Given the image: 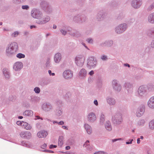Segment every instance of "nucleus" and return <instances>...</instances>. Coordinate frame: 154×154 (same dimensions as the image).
<instances>
[{
    "instance_id": "nucleus-1",
    "label": "nucleus",
    "mask_w": 154,
    "mask_h": 154,
    "mask_svg": "<svg viewBox=\"0 0 154 154\" xmlns=\"http://www.w3.org/2000/svg\"><path fill=\"white\" fill-rule=\"evenodd\" d=\"M85 60V57L83 56L79 55L75 58V63L78 66L81 67L84 65Z\"/></svg>"
},
{
    "instance_id": "nucleus-2",
    "label": "nucleus",
    "mask_w": 154,
    "mask_h": 154,
    "mask_svg": "<svg viewBox=\"0 0 154 154\" xmlns=\"http://www.w3.org/2000/svg\"><path fill=\"white\" fill-rule=\"evenodd\" d=\"M63 75L66 79H69L72 78L73 74L71 71L68 70L65 71L63 73Z\"/></svg>"
},
{
    "instance_id": "nucleus-3",
    "label": "nucleus",
    "mask_w": 154,
    "mask_h": 154,
    "mask_svg": "<svg viewBox=\"0 0 154 154\" xmlns=\"http://www.w3.org/2000/svg\"><path fill=\"white\" fill-rule=\"evenodd\" d=\"M126 29V24H124L121 25L120 26L117 27L116 29V31L117 33H120L125 31Z\"/></svg>"
},
{
    "instance_id": "nucleus-4",
    "label": "nucleus",
    "mask_w": 154,
    "mask_h": 154,
    "mask_svg": "<svg viewBox=\"0 0 154 154\" xmlns=\"http://www.w3.org/2000/svg\"><path fill=\"white\" fill-rule=\"evenodd\" d=\"M141 4L142 2L140 0H134L132 5L134 8H137L140 7Z\"/></svg>"
},
{
    "instance_id": "nucleus-5",
    "label": "nucleus",
    "mask_w": 154,
    "mask_h": 154,
    "mask_svg": "<svg viewBox=\"0 0 154 154\" xmlns=\"http://www.w3.org/2000/svg\"><path fill=\"white\" fill-rule=\"evenodd\" d=\"M88 118L89 121L92 122L96 120V117L94 114L91 112L88 114Z\"/></svg>"
},
{
    "instance_id": "nucleus-6",
    "label": "nucleus",
    "mask_w": 154,
    "mask_h": 154,
    "mask_svg": "<svg viewBox=\"0 0 154 154\" xmlns=\"http://www.w3.org/2000/svg\"><path fill=\"white\" fill-rule=\"evenodd\" d=\"M47 135V132L45 131H40L38 132L37 134V136L39 138L45 137Z\"/></svg>"
},
{
    "instance_id": "nucleus-7",
    "label": "nucleus",
    "mask_w": 154,
    "mask_h": 154,
    "mask_svg": "<svg viewBox=\"0 0 154 154\" xmlns=\"http://www.w3.org/2000/svg\"><path fill=\"white\" fill-rule=\"evenodd\" d=\"M22 67V64L21 62H17L15 64L14 66V69L16 70L20 69Z\"/></svg>"
},
{
    "instance_id": "nucleus-8",
    "label": "nucleus",
    "mask_w": 154,
    "mask_h": 154,
    "mask_svg": "<svg viewBox=\"0 0 154 154\" xmlns=\"http://www.w3.org/2000/svg\"><path fill=\"white\" fill-rule=\"evenodd\" d=\"M148 105L150 108H154V97H151L148 102Z\"/></svg>"
},
{
    "instance_id": "nucleus-9",
    "label": "nucleus",
    "mask_w": 154,
    "mask_h": 154,
    "mask_svg": "<svg viewBox=\"0 0 154 154\" xmlns=\"http://www.w3.org/2000/svg\"><path fill=\"white\" fill-rule=\"evenodd\" d=\"M52 108L51 106L47 103L44 104L42 106V109L45 111H49Z\"/></svg>"
},
{
    "instance_id": "nucleus-10",
    "label": "nucleus",
    "mask_w": 154,
    "mask_h": 154,
    "mask_svg": "<svg viewBox=\"0 0 154 154\" xmlns=\"http://www.w3.org/2000/svg\"><path fill=\"white\" fill-rule=\"evenodd\" d=\"M113 86L114 88L118 91H119L121 89V87L119 85H118L116 83V81H113L112 82Z\"/></svg>"
},
{
    "instance_id": "nucleus-11",
    "label": "nucleus",
    "mask_w": 154,
    "mask_h": 154,
    "mask_svg": "<svg viewBox=\"0 0 154 154\" xmlns=\"http://www.w3.org/2000/svg\"><path fill=\"white\" fill-rule=\"evenodd\" d=\"M9 46L14 51H16L18 47V45L17 43L13 42L11 43Z\"/></svg>"
},
{
    "instance_id": "nucleus-12",
    "label": "nucleus",
    "mask_w": 154,
    "mask_h": 154,
    "mask_svg": "<svg viewBox=\"0 0 154 154\" xmlns=\"http://www.w3.org/2000/svg\"><path fill=\"white\" fill-rule=\"evenodd\" d=\"M61 58V54L59 53L56 54L54 57V60L56 63L59 62Z\"/></svg>"
},
{
    "instance_id": "nucleus-13",
    "label": "nucleus",
    "mask_w": 154,
    "mask_h": 154,
    "mask_svg": "<svg viewBox=\"0 0 154 154\" xmlns=\"http://www.w3.org/2000/svg\"><path fill=\"white\" fill-rule=\"evenodd\" d=\"M93 60L94 59L92 57H91L88 59V64L90 66L94 67V65H93Z\"/></svg>"
},
{
    "instance_id": "nucleus-14",
    "label": "nucleus",
    "mask_w": 154,
    "mask_h": 154,
    "mask_svg": "<svg viewBox=\"0 0 154 154\" xmlns=\"http://www.w3.org/2000/svg\"><path fill=\"white\" fill-rule=\"evenodd\" d=\"M139 94L140 95H142L145 92V90L143 86H140L138 90Z\"/></svg>"
},
{
    "instance_id": "nucleus-15",
    "label": "nucleus",
    "mask_w": 154,
    "mask_h": 154,
    "mask_svg": "<svg viewBox=\"0 0 154 154\" xmlns=\"http://www.w3.org/2000/svg\"><path fill=\"white\" fill-rule=\"evenodd\" d=\"M23 115L27 116H31L33 115V112L31 110H27L23 113Z\"/></svg>"
},
{
    "instance_id": "nucleus-16",
    "label": "nucleus",
    "mask_w": 154,
    "mask_h": 154,
    "mask_svg": "<svg viewBox=\"0 0 154 154\" xmlns=\"http://www.w3.org/2000/svg\"><path fill=\"white\" fill-rule=\"evenodd\" d=\"M105 126L106 129L108 131H110L112 129L111 126L110 125V123L109 121H107L105 124Z\"/></svg>"
},
{
    "instance_id": "nucleus-17",
    "label": "nucleus",
    "mask_w": 154,
    "mask_h": 154,
    "mask_svg": "<svg viewBox=\"0 0 154 154\" xmlns=\"http://www.w3.org/2000/svg\"><path fill=\"white\" fill-rule=\"evenodd\" d=\"M149 21L151 23H154V13L150 14L148 17Z\"/></svg>"
},
{
    "instance_id": "nucleus-18",
    "label": "nucleus",
    "mask_w": 154,
    "mask_h": 154,
    "mask_svg": "<svg viewBox=\"0 0 154 154\" xmlns=\"http://www.w3.org/2000/svg\"><path fill=\"white\" fill-rule=\"evenodd\" d=\"M85 127L88 133L89 134H91L92 132V131L90 126L88 124H85Z\"/></svg>"
},
{
    "instance_id": "nucleus-19",
    "label": "nucleus",
    "mask_w": 154,
    "mask_h": 154,
    "mask_svg": "<svg viewBox=\"0 0 154 154\" xmlns=\"http://www.w3.org/2000/svg\"><path fill=\"white\" fill-rule=\"evenodd\" d=\"M144 111V108L143 107L140 110V112H137L136 113V115L137 116L140 117L142 115H143V112Z\"/></svg>"
},
{
    "instance_id": "nucleus-20",
    "label": "nucleus",
    "mask_w": 154,
    "mask_h": 154,
    "mask_svg": "<svg viewBox=\"0 0 154 154\" xmlns=\"http://www.w3.org/2000/svg\"><path fill=\"white\" fill-rule=\"evenodd\" d=\"M6 51L9 54H11L14 53V52H16V51H14L9 46L8 48L6 49Z\"/></svg>"
},
{
    "instance_id": "nucleus-21",
    "label": "nucleus",
    "mask_w": 154,
    "mask_h": 154,
    "mask_svg": "<svg viewBox=\"0 0 154 154\" xmlns=\"http://www.w3.org/2000/svg\"><path fill=\"white\" fill-rule=\"evenodd\" d=\"M107 102L110 105H114L115 103V100L112 98H109L107 100Z\"/></svg>"
},
{
    "instance_id": "nucleus-22",
    "label": "nucleus",
    "mask_w": 154,
    "mask_h": 154,
    "mask_svg": "<svg viewBox=\"0 0 154 154\" xmlns=\"http://www.w3.org/2000/svg\"><path fill=\"white\" fill-rule=\"evenodd\" d=\"M86 70L84 69H82L79 72V74L82 76H84L86 75Z\"/></svg>"
},
{
    "instance_id": "nucleus-23",
    "label": "nucleus",
    "mask_w": 154,
    "mask_h": 154,
    "mask_svg": "<svg viewBox=\"0 0 154 154\" xmlns=\"http://www.w3.org/2000/svg\"><path fill=\"white\" fill-rule=\"evenodd\" d=\"M24 126L26 129L27 130H30L32 128L31 126L26 122L24 123Z\"/></svg>"
},
{
    "instance_id": "nucleus-24",
    "label": "nucleus",
    "mask_w": 154,
    "mask_h": 154,
    "mask_svg": "<svg viewBox=\"0 0 154 154\" xmlns=\"http://www.w3.org/2000/svg\"><path fill=\"white\" fill-rule=\"evenodd\" d=\"M31 137V134L30 132H26L24 137L26 138L27 139H29Z\"/></svg>"
},
{
    "instance_id": "nucleus-25",
    "label": "nucleus",
    "mask_w": 154,
    "mask_h": 154,
    "mask_svg": "<svg viewBox=\"0 0 154 154\" xmlns=\"http://www.w3.org/2000/svg\"><path fill=\"white\" fill-rule=\"evenodd\" d=\"M3 73L6 78H8L9 76V74L6 69H4L3 71Z\"/></svg>"
},
{
    "instance_id": "nucleus-26",
    "label": "nucleus",
    "mask_w": 154,
    "mask_h": 154,
    "mask_svg": "<svg viewBox=\"0 0 154 154\" xmlns=\"http://www.w3.org/2000/svg\"><path fill=\"white\" fill-rule=\"evenodd\" d=\"M25 55L21 53H19L17 55V57L19 58H24L25 57Z\"/></svg>"
},
{
    "instance_id": "nucleus-27",
    "label": "nucleus",
    "mask_w": 154,
    "mask_h": 154,
    "mask_svg": "<svg viewBox=\"0 0 154 154\" xmlns=\"http://www.w3.org/2000/svg\"><path fill=\"white\" fill-rule=\"evenodd\" d=\"M50 20V18L49 17H47L46 18H45V20H44L43 21H42L41 23H46L48 21Z\"/></svg>"
},
{
    "instance_id": "nucleus-28",
    "label": "nucleus",
    "mask_w": 154,
    "mask_h": 154,
    "mask_svg": "<svg viewBox=\"0 0 154 154\" xmlns=\"http://www.w3.org/2000/svg\"><path fill=\"white\" fill-rule=\"evenodd\" d=\"M34 91L36 93H39L40 91V89L37 87H36L34 89Z\"/></svg>"
},
{
    "instance_id": "nucleus-29",
    "label": "nucleus",
    "mask_w": 154,
    "mask_h": 154,
    "mask_svg": "<svg viewBox=\"0 0 154 154\" xmlns=\"http://www.w3.org/2000/svg\"><path fill=\"white\" fill-rule=\"evenodd\" d=\"M25 122L23 121H18L17 122V124L18 125L24 126V123Z\"/></svg>"
},
{
    "instance_id": "nucleus-30",
    "label": "nucleus",
    "mask_w": 154,
    "mask_h": 154,
    "mask_svg": "<svg viewBox=\"0 0 154 154\" xmlns=\"http://www.w3.org/2000/svg\"><path fill=\"white\" fill-rule=\"evenodd\" d=\"M19 34V32L17 31L14 32L12 34V36L13 37H15L17 36Z\"/></svg>"
},
{
    "instance_id": "nucleus-31",
    "label": "nucleus",
    "mask_w": 154,
    "mask_h": 154,
    "mask_svg": "<svg viewBox=\"0 0 154 154\" xmlns=\"http://www.w3.org/2000/svg\"><path fill=\"white\" fill-rule=\"evenodd\" d=\"M104 120V115L103 114H101L100 118V122L103 123Z\"/></svg>"
},
{
    "instance_id": "nucleus-32",
    "label": "nucleus",
    "mask_w": 154,
    "mask_h": 154,
    "mask_svg": "<svg viewBox=\"0 0 154 154\" xmlns=\"http://www.w3.org/2000/svg\"><path fill=\"white\" fill-rule=\"evenodd\" d=\"M87 41L89 43H92L93 42V40L91 38H89L87 40Z\"/></svg>"
},
{
    "instance_id": "nucleus-33",
    "label": "nucleus",
    "mask_w": 154,
    "mask_h": 154,
    "mask_svg": "<svg viewBox=\"0 0 154 154\" xmlns=\"http://www.w3.org/2000/svg\"><path fill=\"white\" fill-rule=\"evenodd\" d=\"M26 133H25L24 132H21L20 134V135L21 136V137H24Z\"/></svg>"
},
{
    "instance_id": "nucleus-34",
    "label": "nucleus",
    "mask_w": 154,
    "mask_h": 154,
    "mask_svg": "<svg viewBox=\"0 0 154 154\" xmlns=\"http://www.w3.org/2000/svg\"><path fill=\"white\" fill-rule=\"evenodd\" d=\"M122 121V119L121 118V117L120 116L119 119L118 120V121H116V123L118 124H120V122H121Z\"/></svg>"
},
{
    "instance_id": "nucleus-35",
    "label": "nucleus",
    "mask_w": 154,
    "mask_h": 154,
    "mask_svg": "<svg viewBox=\"0 0 154 154\" xmlns=\"http://www.w3.org/2000/svg\"><path fill=\"white\" fill-rule=\"evenodd\" d=\"M22 8L24 9H27L29 8V7L28 5H23L22 6Z\"/></svg>"
},
{
    "instance_id": "nucleus-36",
    "label": "nucleus",
    "mask_w": 154,
    "mask_h": 154,
    "mask_svg": "<svg viewBox=\"0 0 154 154\" xmlns=\"http://www.w3.org/2000/svg\"><path fill=\"white\" fill-rule=\"evenodd\" d=\"M56 147H57V146L55 145H51L50 146L49 148L52 149L53 148H56Z\"/></svg>"
},
{
    "instance_id": "nucleus-37",
    "label": "nucleus",
    "mask_w": 154,
    "mask_h": 154,
    "mask_svg": "<svg viewBox=\"0 0 154 154\" xmlns=\"http://www.w3.org/2000/svg\"><path fill=\"white\" fill-rule=\"evenodd\" d=\"M47 146V144L45 143H44L42 145L41 147L42 149L45 148Z\"/></svg>"
},
{
    "instance_id": "nucleus-38",
    "label": "nucleus",
    "mask_w": 154,
    "mask_h": 154,
    "mask_svg": "<svg viewBox=\"0 0 154 154\" xmlns=\"http://www.w3.org/2000/svg\"><path fill=\"white\" fill-rule=\"evenodd\" d=\"M48 73L50 75H54L55 74L54 73H52L51 71L50 70H48Z\"/></svg>"
},
{
    "instance_id": "nucleus-39",
    "label": "nucleus",
    "mask_w": 154,
    "mask_h": 154,
    "mask_svg": "<svg viewBox=\"0 0 154 154\" xmlns=\"http://www.w3.org/2000/svg\"><path fill=\"white\" fill-rule=\"evenodd\" d=\"M101 59L103 60H105L106 59V56H103L102 57Z\"/></svg>"
},
{
    "instance_id": "nucleus-40",
    "label": "nucleus",
    "mask_w": 154,
    "mask_h": 154,
    "mask_svg": "<svg viewBox=\"0 0 154 154\" xmlns=\"http://www.w3.org/2000/svg\"><path fill=\"white\" fill-rule=\"evenodd\" d=\"M94 73V72L93 71V70H92L89 73V74L90 75H93Z\"/></svg>"
},
{
    "instance_id": "nucleus-41",
    "label": "nucleus",
    "mask_w": 154,
    "mask_h": 154,
    "mask_svg": "<svg viewBox=\"0 0 154 154\" xmlns=\"http://www.w3.org/2000/svg\"><path fill=\"white\" fill-rule=\"evenodd\" d=\"M61 32L63 34V35H65L66 33V31H63L62 30H61Z\"/></svg>"
},
{
    "instance_id": "nucleus-42",
    "label": "nucleus",
    "mask_w": 154,
    "mask_h": 154,
    "mask_svg": "<svg viewBox=\"0 0 154 154\" xmlns=\"http://www.w3.org/2000/svg\"><path fill=\"white\" fill-rule=\"evenodd\" d=\"M154 7V4L152 6H150L149 8V10H150Z\"/></svg>"
},
{
    "instance_id": "nucleus-43",
    "label": "nucleus",
    "mask_w": 154,
    "mask_h": 154,
    "mask_svg": "<svg viewBox=\"0 0 154 154\" xmlns=\"http://www.w3.org/2000/svg\"><path fill=\"white\" fill-rule=\"evenodd\" d=\"M94 103L96 106H97L98 105V102H97V100H95L94 101Z\"/></svg>"
},
{
    "instance_id": "nucleus-44",
    "label": "nucleus",
    "mask_w": 154,
    "mask_h": 154,
    "mask_svg": "<svg viewBox=\"0 0 154 154\" xmlns=\"http://www.w3.org/2000/svg\"><path fill=\"white\" fill-rule=\"evenodd\" d=\"M133 141V140L132 139H131V141L130 142H126V143L127 144H131L132 143V141Z\"/></svg>"
},
{
    "instance_id": "nucleus-45",
    "label": "nucleus",
    "mask_w": 154,
    "mask_h": 154,
    "mask_svg": "<svg viewBox=\"0 0 154 154\" xmlns=\"http://www.w3.org/2000/svg\"><path fill=\"white\" fill-rule=\"evenodd\" d=\"M58 124L60 125H62L63 124L64 122L63 121H60V122H59V123H58Z\"/></svg>"
},
{
    "instance_id": "nucleus-46",
    "label": "nucleus",
    "mask_w": 154,
    "mask_h": 154,
    "mask_svg": "<svg viewBox=\"0 0 154 154\" xmlns=\"http://www.w3.org/2000/svg\"><path fill=\"white\" fill-rule=\"evenodd\" d=\"M121 138L119 139H116L113 140H112V141L113 142L116 141L118 140H121Z\"/></svg>"
},
{
    "instance_id": "nucleus-47",
    "label": "nucleus",
    "mask_w": 154,
    "mask_h": 154,
    "mask_svg": "<svg viewBox=\"0 0 154 154\" xmlns=\"http://www.w3.org/2000/svg\"><path fill=\"white\" fill-rule=\"evenodd\" d=\"M70 146H66V150H69V149H70Z\"/></svg>"
},
{
    "instance_id": "nucleus-48",
    "label": "nucleus",
    "mask_w": 154,
    "mask_h": 154,
    "mask_svg": "<svg viewBox=\"0 0 154 154\" xmlns=\"http://www.w3.org/2000/svg\"><path fill=\"white\" fill-rule=\"evenodd\" d=\"M151 46L152 47L154 48V42H152L151 44Z\"/></svg>"
},
{
    "instance_id": "nucleus-49",
    "label": "nucleus",
    "mask_w": 154,
    "mask_h": 154,
    "mask_svg": "<svg viewBox=\"0 0 154 154\" xmlns=\"http://www.w3.org/2000/svg\"><path fill=\"white\" fill-rule=\"evenodd\" d=\"M98 154H104V153L103 152H98Z\"/></svg>"
},
{
    "instance_id": "nucleus-50",
    "label": "nucleus",
    "mask_w": 154,
    "mask_h": 154,
    "mask_svg": "<svg viewBox=\"0 0 154 154\" xmlns=\"http://www.w3.org/2000/svg\"><path fill=\"white\" fill-rule=\"evenodd\" d=\"M137 143L139 144L140 143V139L139 138H138L137 139Z\"/></svg>"
},
{
    "instance_id": "nucleus-51",
    "label": "nucleus",
    "mask_w": 154,
    "mask_h": 154,
    "mask_svg": "<svg viewBox=\"0 0 154 154\" xmlns=\"http://www.w3.org/2000/svg\"><path fill=\"white\" fill-rule=\"evenodd\" d=\"M30 29H32L33 28H36V26H31L30 27Z\"/></svg>"
},
{
    "instance_id": "nucleus-52",
    "label": "nucleus",
    "mask_w": 154,
    "mask_h": 154,
    "mask_svg": "<svg viewBox=\"0 0 154 154\" xmlns=\"http://www.w3.org/2000/svg\"><path fill=\"white\" fill-rule=\"evenodd\" d=\"M153 123V122L152 121H151V122H150L149 123V126L150 127V126H151V125Z\"/></svg>"
},
{
    "instance_id": "nucleus-53",
    "label": "nucleus",
    "mask_w": 154,
    "mask_h": 154,
    "mask_svg": "<svg viewBox=\"0 0 154 154\" xmlns=\"http://www.w3.org/2000/svg\"><path fill=\"white\" fill-rule=\"evenodd\" d=\"M124 65L125 66H128L129 67H130L129 65L128 64H124Z\"/></svg>"
},
{
    "instance_id": "nucleus-54",
    "label": "nucleus",
    "mask_w": 154,
    "mask_h": 154,
    "mask_svg": "<svg viewBox=\"0 0 154 154\" xmlns=\"http://www.w3.org/2000/svg\"><path fill=\"white\" fill-rule=\"evenodd\" d=\"M62 127L63 128H64V129H67V128L66 127V126H62Z\"/></svg>"
},
{
    "instance_id": "nucleus-55",
    "label": "nucleus",
    "mask_w": 154,
    "mask_h": 154,
    "mask_svg": "<svg viewBox=\"0 0 154 154\" xmlns=\"http://www.w3.org/2000/svg\"><path fill=\"white\" fill-rule=\"evenodd\" d=\"M47 151L49 152H51V153H53L54 152L53 151H51V150H47Z\"/></svg>"
},
{
    "instance_id": "nucleus-56",
    "label": "nucleus",
    "mask_w": 154,
    "mask_h": 154,
    "mask_svg": "<svg viewBox=\"0 0 154 154\" xmlns=\"http://www.w3.org/2000/svg\"><path fill=\"white\" fill-rule=\"evenodd\" d=\"M18 118L20 119H22L23 118V117L22 116H19Z\"/></svg>"
},
{
    "instance_id": "nucleus-57",
    "label": "nucleus",
    "mask_w": 154,
    "mask_h": 154,
    "mask_svg": "<svg viewBox=\"0 0 154 154\" xmlns=\"http://www.w3.org/2000/svg\"><path fill=\"white\" fill-rule=\"evenodd\" d=\"M57 28V26L56 25H54L53 26V28L54 29H56Z\"/></svg>"
},
{
    "instance_id": "nucleus-58",
    "label": "nucleus",
    "mask_w": 154,
    "mask_h": 154,
    "mask_svg": "<svg viewBox=\"0 0 154 154\" xmlns=\"http://www.w3.org/2000/svg\"><path fill=\"white\" fill-rule=\"evenodd\" d=\"M58 112H59V115L61 114V112L60 111H59Z\"/></svg>"
},
{
    "instance_id": "nucleus-59",
    "label": "nucleus",
    "mask_w": 154,
    "mask_h": 154,
    "mask_svg": "<svg viewBox=\"0 0 154 154\" xmlns=\"http://www.w3.org/2000/svg\"><path fill=\"white\" fill-rule=\"evenodd\" d=\"M140 137V139H143V136H141Z\"/></svg>"
},
{
    "instance_id": "nucleus-60",
    "label": "nucleus",
    "mask_w": 154,
    "mask_h": 154,
    "mask_svg": "<svg viewBox=\"0 0 154 154\" xmlns=\"http://www.w3.org/2000/svg\"><path fill=\"white\" fill-rule=\"evenodd\" d=\"M83 45H84L86 48H88L85 45V44H83Z\"/></svg>"
},
{
    "instance_id": "nucleus-61",
    "label": "nucleus",
    "mask_w": 154,
    "mask_h": 154,
    "mask_svg": "<svg viewBox=\"0 0 154 154\" xmlns=\"http://www.w3.org/2000/svg\"><path fill=\"white\" fill-rule=\"evenodd\" d=\"M36 117L38 119H40V117L39 116H36Z\"/></svg>"
},
{
    "instance_id": "nucleus-62",
    "label": "nucleus",
    "mask_w": 154,
    "mask_h": 154,
    "mask_svg": "<svg viewBox=\"0 0 154 154\" xmlns=\"http://www.w3.org/2000/svg\"><path fill=\"white\" fill-rule=\"evenodd\" d=\"M53 123H54H54H58V122H56V121H54V122Z\"/></svg>"
},
{
    "instance_id": "nucleus-63",
    "label": "nucleus",
    "mask_w": 154,
    "mask_h": 154,
    "mask_svg": "<svg viewBox=\"0 0 154 154\" xmlns=\"http://www.w3.org/2000/svg\"><path fill=\"white\" fill-rule=\"evenodd\" d=\"M61 139H62V137H60L59 139V141H60V139L61 140Z\"/></svg>"
},
{
    "instance_id": "nucleus-64",
    "label": "nucleus",
    "mask_w": 154,
    "mask_h": 154,
    "mask_svg": "<svg viewBox=\"0 0 154 154\" xmlns=\"http://www.w3.org/2000/svg\"><path fill=\"white\" fill-rule=\"evenodd\" d=\"M60 144H63V142H61V141H60Z\"/></svg>"
}]
</instances>
